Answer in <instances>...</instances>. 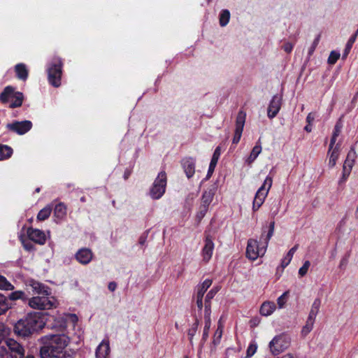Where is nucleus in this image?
Wrapping results in <instances>:
<instances>
[{
    "instance_id": "f257e3e1",
    "label": "nucleus",
    "mask_w": 358,
    "mask_h": 358,
    "mask_svg": "<svg viewBox=\"0 0 358 358\" xmlns=\"http://www.w3.org/2000/svg\"><path fill=\"white\" fill-rule=\"evenodd\" d=\"M66 327V319L64 317H59L55 320L52 328L61 333L45 335L38 339L41 345V358H71L66 351V348L71 341L69 336L64 333Z\"/></svg>"
},
{
    "instance_id": "f03ea898",
    "label": "nucleus",
    "mask_w": 358,
    "mask_h": 358,
    "mask_svg": "<svg viewBox=\"0 0 358 358\" xmlns=\"http://www.w3.org/2000/svg\"><path fill=\"white\" fill-rule=\"evenodd\" d=\"M275 222H271L266 234L263 231L259 242L256 239L250 238L248 241L246 248V257L251 260H256L259 257L263 256L266 250L268 242L274 233Z\"/></svg>"
},
{
    "instance_id": "7ed1b4c3",
    "label": "nucleus",
    "mask_w": 358,
    "mask_h": 358,
    "mask_svg": "<svg viewBox=\"0 0 358 358\" xmlns=\"http://www.w3.org/2000/svg\"><path fill=\"white\" fill-rule=\"evenodd\" d=\"M42 321L36 314H29L20 320L14 327L15 334L21 337H28L34 331L42 328Z\"/></svg>"
},
{
    "instance_id": "20e7f679",
    "label": "nucleus",
    "mask_w": 358,
    "mask_h": 358,
    "mask_svg": "<svg viewBox=\"0 0 358 358\" xmlns=\"http://www.w3.org/2000/svg\"><path fill=\"white\" fill-rule=\"evenodd\" d=\"M6 345L0 347L1 358H24L25 350L22 345L13 338L6 340Z\"/></svg>"
},
{
    "instance_id": "39448f33",
    "label": "nucleus",
    "mask_w": 358,
    "mask_h": 358,
    "mask_svg": "<svg viewBox=\"0 0 358 358\" xmlns=\"http://www.w3.org/2000/svg\"><path fill=\"white\" fill-rule=\"evenodd\" d=\"M48 79L49 83L55 87L61 85L62 74V62L59 57H54L47 64Z\"/></svg>"
},
{
    "instance_id": "423d86ee",
    "label": "nucleus",
    "mask_w": 358,
    "mask_h": 358,
    "mask_svg": "<svg viewBox=\"0 0 358 358\" xmlns=\"http://www.w3.org/2000/svg\"><path fill=\"white\" fill-rule=\"evenodd\" d=\"M57 304V299L52 294L36 296L29 300V306L37 310H50L56 308Z\"/></svg>"
},
{
    "instance_id": "0eeeda50",
    "label": "nucleus",
    "mask_w": 358,
    "mask_h": 358,
    "mask_svg": "<svg viewBox=\"0 0 358 358\" xmlns=\"http://www.w3.org/2000/svg\"><path fill=\"white\" fill-rule=\"evenodd\" d=\"M166 183V173L165 171L159 172L150 189V196L155 200L162 198L165 193Z\"/></svg>"
},
{
    "instance_id": "6e6552de",
    "label": "nucleus",
    "mask_w": 358,
    "mask_h": 358,
    "mask_svg": "<svg viewBox=\"0 0 358 358\" xmlns=\"http://www.w3.org/2000/svg\"><path fill=\"white\" fill-rule=\"evenodd\" d=\"M291 343V338L286 334L275 336L269 343L268 347L273 355H277L287 349Z\"/></svg>"
},
{
    "instance_id": "1a4fd4ad",
    "label": "nucleus",
    "mask_w": 358,
    "mask_h": 358,
    "mask_svg": "<svg viewBox=\"0 0 358 358\" xmlns=\"http://www.w3.org/2000/svg\"><path fill=\"white\" fill-rule=\"evenodd\" d=\"M272 178L268 176L265 178L262 185L258 189L253 201L252 209L254 211L257 210L264 202L269 189L272 186Z\"/></svg>"
},
{
    "instance_id": "9d476101",
    "label": "nucleus",
    "mask_w": 358,
    "mask_h": 358,
    "mask_svg": "<svg viewBox=\"0 0 358 358\" xmlns=\"http://www.w3.org/2000/svg\"><path fill=\"white\" fill-rule=\"evenodd\" d=\"M212 285V280L206 279L201 284L198 285L195 288V294L194 299L196 300V303L199 311H201L203 308V297L206 292Z\"/></svg>"
},
{
    "instance_id": "9b49d317",
    "label": "nucleus",
    "mask_w": 358,
    "mask_h": 358,
    "mask_svg": "<svg viewBox=\"0 0 358 358\" xmlns=\"http://www.w3.org/2000/svg\"><path fill=\"white\" fill-rule=\"evenodd\" d=\"M246 118V113L243 110L238 113L236 120V127L232 143L237 144L241 138Z\"/></svg>"
},
{
    "instance_id": "f8f14e48",
    "label": "nucleus",
    "mask_w": 358,
    "mask_h": 358,
    "mask_svg": "<svg viewBox=\"0 0 358 358\" xmlns=\"http://www.w3.org/2000/svg\"><path fill=\"white\" fill-rule=\"evenodd\" d=\"M6 127L19 135H23L28 132L32 127V123L29 120L22 122L15 121L6 125Z\"/></svg>"
},
{
    "instance_id": "ddd939ff",
    "label": "nucleus",
    "mask_w": 358,
    "mask_h": 358,
    "mask_svg": "<svg viewBox=\"0 0 358 358\" xmlns=\"http://www.w3.org/2000/svg\"><path fill=\"white\" fill-rule=\"evenodd\" d=\"M282 97L281 95H274L267 108V115L269 119L274 118L279 113L282 106Z\"/></svg>"
},
{
    "instance_id": "4468645a",
    "label": "nucleus",
    "mask_w": 358,
    "mask_h": 358,
    "mask_svg": "<svg viewBox=\"0 0 358 358\" xmlns=\"http://www.w3.org/2000/svg\"><path fill=\"white\" fill-rule=\"evenodd\" d=\"M216 190V185H212L203 192L201 197V208H203L204 212L208 211V206L213 200Z\"/></svg>"
},
{
    "instance_id": "2eb2a0df",
    "label": "nucleus",
    "mask_w": 358,
    "mask_h": 358,
    "mask_svg": "<svg viewBox=\"0 0 358 358\" xmlns=\"http://www.w3.org/2000/svg\"><path fill=\"white\" fill-rule=\"evenodd\" d=\"M94 257V253L90 248H82L75 254L76 259L83 265H87Z\"/></svg>"
},
{
    "instance_id": "dca6fc26",
    "label": "nucleus",
    "mask_w": 358,
    "mask_h": 358,
    "mask_svg": "<svg viewBox=\"0 0 358 358\" xmlns=\"http://www.w3.org/2000/svg\"><path fill=\"white\" fill-rule=\"evenodd\" d=\"M29 239L39 245H44L46 241V236L44 231L34 228H28L27 231Z\"/></svg>"
},
{
    "instance_id": "f3484780",
    "label": "nucleus",
    "mask_w": 358,
    "mask_h": 358,
    "mask_svg": "<svg viewBox=\"0 0 358 358\" xmlns=\"http://www.w3.org/2000/svg\"><path fill=\"white\" fill-rule=\"evenodd\" d=\"M29 286L31 288L33 293L37 296L52 294L51 289L40 282L31 280L29 282Z\"/></svg>"
},
{
    "instance_id": "a211bd4d",
    "label": "nucleus",
    "mask_w": 358,
    "mask_h": 358,
    "mask_svg": "<svg viewBox=\"0 0 358 358\" xmlns=\"http://www.w3.org/2000/svg\"><path fill=\"white\" fill-rule=\"evenodd\" d=\"M204 243V246L201 251V255L203 260L206 262H208L213 253L214 243L210 235L206 236Z\"/></svg>"
},
{
    "instance_id": "6ab92c4d",
    "label": "nucleus",
    "mask_w": 358,
    "mask_h": 358,
    "mask_svg": "<svg viewBox=\"0 0 358 358\" xmlns=\"http://www.w3.org/2000/svg\"><path fill=\"white\" fill-rule=\"evenodd\" d=\"M196 159L193 157H185L182 160V166L188 178H192L195 173Z\"/></svg>"
},
{
    "instance_id": "aec40b11",
    "label": "nucleus",
    "mask_w": 358,
    "mask_h": 358,
    "mask_svg": "<svg viewBox=\"0 0 358 358\" xmlns=\"http://www.w3.org/2000/svg\"><path fill=\"white\" fill-rule=\"evenodd\" d=\"M110 353V345L108 341L103 340L97 346L95 352L96 358H108Z\"/></svg>"
},
{
    "instance_id": "412c9836",
    "label": "nucleus",
    "mask_w": 358,
    "mask_h": 358,
    "mask_svg": "<svg viewBox=\"0 0 358 358\" xmlns=\"http://www.w3.org/2000/svg\"><path fill=\"white\" fill-rule=\"evenodd\" d=\"M220 155H221L220 147L218 146L215 148L214 153L213 155L212 159H211L210 164H209L208 173H207L205 180H208L211 177L213 173L214 172L215 166L217 164V162L220 157Z\"/></svg>"
},
{
    "instance_id": "4be33fe9",
    "label": "nucleus",
    "mask_w": 358,
    "mask_h": 358,
    "mask_svg": "<svg viewBox=\"0 0 358 358\" xmlns=\"http://www.w3.org/2000/svg\"><path fill=\"white\" fill-rule=\"evenodd\" d=\"M276 309L275 303L273 301H265L260 307V314L263 316L271 315Z\"/></svg>"
},
{
    "instance_id": "5701e85b",
    "label": "nucleus",
    "mask_w": 358,
    "mask_h": 358,
    "mask_svg": "<svg viewBox=\"0 0 358 358\" xmlns=\"http://www.w3.org/2000/svg\"><path fill=\"white\" fill-rule=\"evenodd\" d=\"M219 290V287H214L207 293L205 297L204 311L208 310V313H211V300L214 298Z\"/></svg>"
},
{
    "instance_id": "b1692460",
    "label": "nucleus",
    "mask_w": 358,
    "mask_h": 358,
    "mask_svg": "<svg viewBox=\"0 0 358 358\" xmlns=\"http://www.w3.org/2000/svg\"><path fill=\"white\" fill-rule=\"evenodd\" d=\"M15 71L18 79L26 80L28 78V69L24 64H17L15 66Z\"/></svg>"
},
{
    "instance_id": "393cba45",
    "label": "nucleus",
    "mask_w": 358,
    "mask_h": 358,
    "mask_svg": "<svg viewBox=\"0 0 358 358\" xmlns=\"http://www.w3.org/2000/svg\"><path fill=\"white\" fill-rule=\"evenodd\" d=\"M262 148L260 143V139L257 142L256 145L252 148L249 157L245 160L248 164H251L262 152Z\"/></svg>"
},
{
    "instance_id": "a878e982",
    "label": "nucleus",
    "mask_w": 358,
    "mask_h": 358,
    "mask_svg": "<svg viewBox=\"0 0 358 358\" xmlns=\"http://www.w3.org/2000/svg\"><path fill=\"white\" fill-rule=\"evenodd\" d=\"M14 88L11 86H7L4 88L3 91L0 94V101L3 103H7L9 100H10L14 94H15Z\"/></svg>"
},
{
    "instance_id": "bb28decb",
    "label": "nucleus",
    "mask_w": 358,
    "mask_h": 358,
    "mask_svg": "<svg viewBox=\"0 0 358 358\" xmlns=\"http://www.w3.org/2000/svg\"><path fill=\"white\" fill-rule=\"evenodd\" d=\"M356 157L357 154L355 148L352 147L347 155V157L344 162L343 166L352 169L354 166Z\"/></svg>"
},
{
    "instance_id": "cd10ccee",
    "label": "nucleus",
    "mask_w": 358,
    "mask_h": 358,
    "mask_svg": "<svg viewBox=\"0 0 358 358\" xmlns=\"http://www.w3.org/2000/svg\"><path fill=\"white\" fill-rule=\"evenodd\" d=\"M321 306V300L318 298L315 299L311 306V308L308 317V319L315 320L316 316L320 310Z\"/></svg>"
},
{
    "instance_id": "c85d7f7f",
    "label": "nucleus",
    "mask_w": 358,
    "mask_h": 358,
    "mask_svg": "<svg viewBox=\"0 0 358 358\" xmlns=\"http://www.w3.org/2000/svg\"><path fill=\"white\" fill-rule=\"evenodd\" d=\"M339 148L340 145L338 144L335 146V148L331 150V152L328 155H329V166L330 168H333L336 164V161L339 156Z\"/></svg>"
},
{
    "instance_id": "c756f323",
    "label": "nucleus",
    "mask_w": 358,
    "mask_h": 358,
    "mask_svg": "<svg viewBox=\"0 0 358 358\" xmlns=\"http://www.w3.org/2000/svg\"><path fill=\"white\" fill-rule=\"evenodd\" d=\"M210 314L211 313H208V310L204 311L205 326L203 331V340L204 341H206L208 337L209 330L211 325Z\"/></svg>"
},
{
    "instance_id": "7c9ffc66",
    "label": "nucleus",
    "mask_w": 358,
    "mask_h": 358,
    "mask_svg": "<svg viewBox=\"0 0 358 358\" xmlns=\"http://www.w3.org/2000/svg\"><path fill=\"white\" fill-rule=\"evenodd\" d=\"M10 104V108H15L22 106L23 101V94L22 92H15Z\"/></svg>"
},
{
    "instance_id": "2f4dec72",
    "label": "nucleus",
    "mask_w": 358,
    "mask_h": 358,
    "mask_svg": "<svg viewBox=\"0 0 358 358\" xmlns=\"http://www.w3.org/2000/svg\"><path fill=\"white\" fill-rule=\"evenodd\" d=\"M13 154V149L6 145L0 144V160L10 158Z\"/></svg>"
},
{
    "instance_id": "473e14b6",
    "label": "nucleus",
    "mask_w": 358,
    "mask_h": 358,
    "mask_svg": "<svg viewBox=\"0 0 358 358\" xmlns=\"http://www.w3.org/2000/svg\"><path fill=\"white\" fill-rule=\"evenodd\" d=\"M223 329H224L223 324H222L221 321L219 320V322L217 323V329L214 334V336H213V343L215 345H217L220 343V340L222 336Z\"/></svg>"
},
{
    "instance_id": "72a5a7b5",
    "label": "nucleus",
    "mask_w": 358,
    "mask_h": 358,
    "mask_svg": "<svg viewBox=\"0 0 358 358\" xmlns=\"http://www.w3.org/2000/svg\"><path fill=\"white\" fill-rule=\"evenodd\" d=\"M230 20V12L227 9L222 10L219 15V22L221 27H225Z\"/></svg>"
},
{
    "instance_id": "f704fd0d",
    "label": "nucleus",
    "mask_w": 358,
    "mask_h": 358,
    "mask_svg": "<svg viewBox=\"0 0 358 358\" xmlns=\"http://www.w3.org/2000/svg\"><path fill=\"white\" fill-rule=\"evenodd\" d=\"M66 214V208L64 203H59L55 206L54 209V215L59 218L62 219Z\"/></svg>"
},
{
    "instance_id": "c9c22d12",
    "label": "nucleus",
    "mask_w": 358,
    "mask_h": 358,
    "mask_svg": "<svg viewBox=\"0 0 358 358\" xmlns=\"http://www.w3.org/2000/svg\"><path fill=\"white\" fill-rule=\"evenodd\" d=\"M10 308V300L0 294V315L5 313Z\"/></svg>"
},
{
    "instance_id": "e433bc0d",
    "label": "nucleus",
    "mask_w": 358,
    "mask_h": 358,
    "mask_svg": "<svg viewBox=\"0 0 358 358\" xmlns=\"http://www.w3.org/2000/svg\"><path fill=\"white\" fill-rule=\"evenodd\" d=\"M51 212H52L51 208L49 206H46L39 211V213L37 215V219L38 220H41V221L45 220L46 219H48L49 217Z\"/></svg>"
},
{
    "instance_id": "4c0bfd02",
    "label": "nucleus",
    "mask_w": 358,
    "mask_h": 358,
    "mask_svg": "<svg viewBox=\"0 0 358 358\" xmlns=\"http://www.w3.org/2000/svg\"><path fill=\"white\" fill-rule=\"evenodd\" d=\"M10 334V329L6 327L3 324L0 323V344L7 340L8 336Z\"/></svg>"
},
{
    "instance_id": "58836bf2",
    "label": "nucleus",
    "mask_w": 358,
    "mask_h": 358,
    "mask_svg": "<svg viewBox=\"0 0 358 358\" xmlns=\"http://www.w3.org/2000/svg\"><path fill=\"white\" fill-rule=\"evenodd\" d=\"M314 323L315 321L307 318L306 324L301 329V335L303 336H306L312 331Z\"/></svg>"
},
{
    "instance_id": "ea45409f",
    "label": "nucleus",
    "mask_w": 358,
    "mask_h": 358,
    "mask_svg": "<svg viewBox=\"0 0 358 358\" xmlns=\"http://www.w3.org/2000/svg\"><path fill=\"white\" fill-rule=\"evenodd\" d=\"M356 38H357L356 36H352L349 38L346 45H345V48L344 50V52L343 53V59H345L347 57V56L348 55V54H349V52H350V50H351V48L352 47L353 43L356 41Z\"/></svg>"
},
{
    "instance_id": "a19ab883",
    "label": "nucleus",
    "mask_w": 358,
    "mask_h": 358,
    "mask_svg": "<svg viewBox=\"0 0 358 358\" xmlns=\"http://www.w3.org/2000/svg\"><path fill=\"white\" fill-rule=\"evenodd\" d=\"M14 287L6 280V278L0 275V289L5 290H13Z\"/></svg>"
},
{
    "instance_id": "79ce46f5",
    "label": "nucleus",
    "mask_w": 358,
    "mask_h": 358,
    "mask_svg": "<svg viewBox=\"0 0 358 358\" xmlns=\"http://www.w3.org/2000/svg\"><path fill=\"white\" fill-rule=\"evenodd\" d=\"M320 40V34H318L315 37V38L314 39L312 45H310V47L308 48V58H310L313 55V54L314 53L317 46L319 44Z\"/></svg>"
},
{
    "instance_id": "37998d69",
    "label": "nucleus",
    "mask_w": 358,
    "mask_h": 358,
    "mask_svg": "<svg viewBox=\"0 0 358 358\" xmlns=\"http://www.w3.org/2000/svg\"><path fill=\"white\" fill-rule=\"evenodd\" d=\"M351 171H352V169L345 167V166H343L342 176L340 178V180H338L339 185H341L342 183L345 182V181L347 180V179L348 178V177L351 173Z\"/></svg>"
},
{
    "instance_id": "c03bdc74",
    "label": "nucleus",
    "mask_w": 358,
    "mask_h": 358,
    "mask_svg": "<svg viewBox=\"0 0 358 358\" xmlns=\"http://www.w3.org/2000/svg\"><path fill=\"white\" fill-rule=\"evenodd\" d=\"M289 292H285L281 296H280L277 299V303L279 308H282L285 306V304L287 302V296H288Z\"/></svg>"
},
{
    "instance_id": "a18cd8bd",
    "label": "nucleus",
    "mask_w": 358,
    "mask_h": 358,
    "mask_svg": "<svg viewBox=\"0 0 358 358\" xmlns=\"http://www.w3.org/2000/svg\"><path fill=\"white\" fill-rule=\"evenodd\" d=\"M198 326H199V322H198V320H196V322L192 324L191 328L188 330L187 335L189 336V339L190 342L192 341L193 337L197 331Z\"/></svg>"
},
{
    "instance_id": "49530a36",
    "label": "nucleus",
    "mask_w": 358,
    "mask_h": 358,
    "mask_svg": "<svg viewBox=\"0 0 358 358\" xmlns=\"http://www.w3.org/2000/svg\"><path fill=\"white\" fill-rule=\"evenodd\" d=\"M340 53L336 51H331L329 58L328 63L329 64H334L340 57Z\"/></svg>"
},
{
    "instance_id": "de8ad7c7",
    "label": "nucleus",
    "mask_w": 358,
    "mask_h": 358,
    "mask_svg": "<svg viewBox=\"0 0 358 358\" xmlns=\"http://www.w3.org/2000/svg\"><path fill=\"white\" fill-rule=\"evenodd\" d=\"M257 345L255 342L251 343L247 349V357H251L257 351Z\"/></svg>"
},
{
    "instance_id": "09e8293b",
    "label": "nucleus",
    "mask_w": 358,
    "mask_h": 358,
    "mask_svg": "<svg viewBox=\"0 0 358 358\" xmlns=\"http://www.w3.org/2000/svg\"><path fill=\"white\" fill-rule=\"evenodd\" d=\"M310 266V262L309 261H308V260L306 261L303 263V266L299 268V275L301 277H303L305 275H306Z\"/></svg>"
},
{
    "instance_id": "8fccbe9b",
    "label": "nucleus",
    "mask_w": 358,
    "mask_h": 358,
    "mask_svg": "<svg viewBox=\"0 0 358 358\" xmlns=\"http://www.w3.org/2000/svg\"><path fill=\"white\" fill-rule=\"evenodd\" d=\"M22 244L24 247V248L27 251H32L34 250V246L33 243L30 241V240H25L23 238H21Z\"/></svg>"
},
{
    "instance_id": "3c124183",
    "label": "nucleus",
    "mask_w": 358,
    "mask_h": 358,
    "mask_svg": "<svg viewBox=\"0 0 358 358\" xmlns=\"http://www.w3.org/2000/svg\"><path fill=\"white\" fill-rule=\"evenodd\" d=\"M24 295V293L22 291H16L11 292L9 294V299L10 300H17L19 299H22Z\"/></svg>"
},
{
    "instance_id": "603ef678",
    "label": "nucleus",
    "mask_w": 358,
    "mask_h": 358,
    "mask_svg": "<svg viewBox=\"0 0 358 358\" xmlns=\"http://www.w3.org/2000/svg\"><path fill=\"white\" fill-rule=\"evenodd\" d=\"M342 127L343 124L341 121L337 122L334 127L332 136L338 137L341 132Z\"/></svg>"
},
{
    "instance_id": "864d4df0",
    "label": "nucleus",
    "mask_w": 358,
    "mask_h": 358,
    "mask_svg": "<svg viewBox=\"0 0 358 358\" xmlns=\"http://www.w3.org/2000/svg\"><path fill=\"white\" fill-rule=\"evenodd\" d=\"M292 257H289L288 255H286L281 261V267L284 269L286 266L289 265L291 262Z\"/></svg>"
},
{
    "instance_id": "5fc2aeb1",
    "label": "nucleus",
    "mask_w": 358,
    "mask_h": 358,
    "mask_svg": "<svg viewBox=\"0 0 358 358\" xmlns=\"http://www.w3.org/2000/svg\"><path fill=\"white\" fill-rule=\"evenodd\" d=\"M294 48V44L289 42H286L285 44L282 46V49L286 52L287 53H290Z\"/></svg>"
},
{
    "instance_id": "6e6d98bb",
    "label": "nucleus",
    "mask_w": 358,
    "mask_h": 358,
    "mask_svg": "<svg viewBox=\"0 0 358 358\" xmlns=\"http://www.w3.org/2000/svg\"><path fill=\"white\" fill-rule=\"evenodd\" d=\"M348 262V257H343L339 264V268L345 269Z\"/></svg>"
},
{
    "instance_id": "4d7b16f0",
    "label": "nucleus",
    "mask_w": 358,
    "mask_h": 358,
    "mask_svg": "<svg viewBox=\"0 0 358 358\" xmlns=\"http://www.w3.org/2000/svg\"><path fill=\"white\" fill-rule=\"evenodd\" d=\"M298 247H299V245L296 244L295 245L294 247H292L289 251L287 253V255H288L289 257H293V255L295 253V252L296 251V250L298 249Z\"/></svg>"
},
{
    "instance_id": "13d9d810",
    "label": "nucleus",
    "mask_w": 358,
    "mask_h": 358,
    "mask_svg": "<svg viewBox=\"0 0 358 358\" xmlns=\"http://www.w3.org/2000/svg\"><path fill=\"white\" fill-rule=\"evenodd\" d=\"M314 120H315V115L312 113H308V115L306 117L307 123L309 124H312Z\"/></svg>"
},
{
    "instance_id": "bf43d9fd",
    "label": "nucleus",
    "mask_w": 358,
    "mask_h": 358,
    "mask_svg": "<svg viewBox=\"0 0 358 358\" xmlns=\"http://www.w3.org/2000/svg\"><path fill=\"white\" fill-rule=\"evenodd\" d=\"M336 138H337L336 136H331V138L330 141V144H329V153L331 152V150L334 149V144L336 143Z\"/></svg>"
},
{
    "instance_id": "052dcab7",
    "label": "nucleus",
    "mask_w": 358,
    "mask_h": 358,
    "mask_svg": "<svg viewBox=\"0 0 358 358\" xmlns=\"http://www.w3.org/2000/svg\"><path fill=\"white\" fill-rule=\"evenodd\" d=\"M116 287H117L116 283H115L113 282H110L108 285V289L111 292H113L116 289Z\"/></svg>"
},
{
    "instance_id": "680f3d73",
    "label": "nucleus",
    "mask_w": 358,
    "mask_h": 358,
    "mask_svg": "<svg viewBox=\"0 0 358 358\" xmlns=\"http://www.w3.org/2000/svg\"><path fill=\"white\" fill-rule=\"evenodd\" d=\"M280 358H297V357L296 356H294V355H292V354L287 353V354H285V355H282Z\"/></svg>"
},
{
    "instance_id": "e2e57ef3",
    "label": "nucleus",
    "mask_w": 358,
    "mask_h": 358,
    "mask_svg": "<svg viewBox=\"0 0 358 358\" xmlns=\"http://www.w3.org/2000/svg\"><path fill=\"white\" fill-rule=\"evenodd\" d=\"M304 130L307 132H310L312 131V126L311 124H308L305 127Z\"/></svg>"
},
{
    "instance_id": "0e129e2a",
    "label": "nucleus",
    "mask_w": 358,
    "mask_h": 358,
    "mask_svg": "<svg viewBox=\"0 0 358 358\" xmlns=\"http://www.w3.org/2000/svg\"><path fill=\"white\" fill-rule=\"evenodd\" d=\"M206 213H207V212H204V211H203V208H201L200 207V211H199V216L200 217H203L206 215Z\"/></svg>"
},
{
    "instance_id": "69168bd1",
    "label": "nucleus",
    "mask_w": 358,
    "mask_h": 358,
    "mask_svg": "<svg viewBox=\"0 0 358 358\" xmlns=\"http://www.w3.org/2000/svg\"><path fill=\"white\" fill-rule=\"evenodd\" d=\"M357 35H358V28H357V30L356 31V32L354 34L353 36H356V37H357Z\"/></svg>"
},
{
    "instance_id": "338daca9",
    "label": "nucleus",
    "mask_w": 358,
    "mask_h": 358,
    "mask_svg": "<svg viewBox=\"0 0 358 358\" xmlns=\"http://www.w3.org/2000/svg\"><path fill=\"white\" fill-rule=\"evenodd\" d=\"M40 190H41L40 188L38 187L36 189L35 192L38 193L40 192Z\"/></svg>"
},
{
    "instance_id": "774afa93",
    "label": "nucleus",
    "mask_w": 358,
    "mask_h": 358,
    "mask_svg": "<svg viewBox=\"0 0 358 358\" xmlns=\"http://www.w3.org/2000/svg\"><path fill=\"white\" fill-rule=\"evenodd\" d=\"M26 358H34V357L29 355Z\"/></svg>"
}]
</instances>
